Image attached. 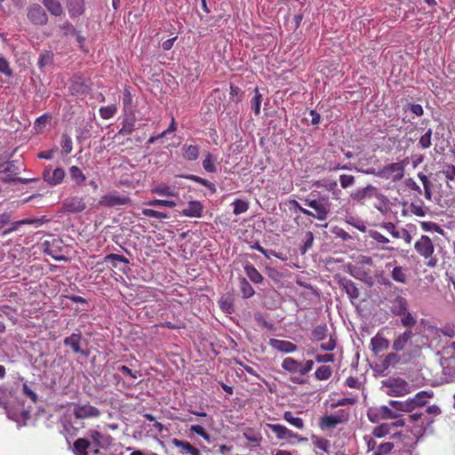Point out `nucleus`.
Here are the masks:
<instances>
[{"mask_svg": "<svg viewBox=\"0 0 455 455\" xmlns=\"http://www.w3.org/2000/svg\"><path fill=\"white\" fill-rule=\"evenodd\" d=\"M82 339L83 335L81 332H74L70 336L64 339L63 344L66 347H70L75 354L84 355V352L80 346Z\"/></svg>", "mask_w": 455, "mask_h": 455, "instance_id": "obj_20", "label": "nucleus"}, {"mask_svg": "<svg viewBox=\"0 0 455 455\" xmlns=\"http://www.w3.org/2000/svg\"><path fill=\"white\" fill-rule=\"evenodd\" d=\"M332 375V369L329 365H321L315 371V378L317 380H327Z\"/></svg>", "mask_w": 455, "mask_h": 455, "instance_id": "obj_43", "label": "nucleus"}, {"mask_svg": "<svg viewBox=\"0 0 455 455\" xmlns=\"http://www.w3.org/2000/svg\"><path fill=\"white\" fill-rule=\"evenodd\" d=\"M69 90L72 94L82 95L87 93L89 88L81 77H77L73 81L72 84L69 87Z\"/></svg>", "mask_w": 455, "mask_h": 455, "instance_id": "obj_34", "label": "nucleus"}, {"mask_svg": "<svg viewBox=\"0 0 455 455\" xmlns=\"http://www.w3.org/2000/svg\"><path fill=\"white\" fill-rule=\"evenodd\" d=\"M171 443L179 450L180 455H202L200 450L188 441L172 438Z\"/></svg>", "mask_w": 455, "mask_h": 455, "instance_id": "obj_15", "label": "nucleus"}, {"mask_svg": "<svg viewBox=\"0 0 455 455\" xmlns=\"http://www.w3.org/2000/svg\"><path fill=\"white\" fill-rule=\"evenodd\" d=\"M263 101V94L259 92V88L254 89V96L251 100V109L256 116L260 114L261 103Z\"/></svg>", "mask_w": 455, "mask_h": 455, "instance_id": "obj_40", "label": "nucleus"}, {"mask_svg": "<svg viewBox=\"0 0 455 455\" xmlns=\"http://www.w3.org/2000/svg\"><path fill=\"white\" fill-rule=\"evenodd\" d=\"M233 213L235 215H239L244 213L249 209V203L247 201L242 199H235L233 203Z\"/></svg>", "mask_w": 455, "mask_h": 455, "instance_id": "obj_48", "label": "nucleus"}, {"mask_svg": "<svg viewBox=\"0 0 455 455\" xmlns=\"http://www.w3.org/2000/svg\"><path fill=\"white\" fill-rule=\"evenodd\" d=\"M394 448V443L391 442L381 443L378 445V450L374 451L376 455H387Z\"/></svg>", "mask_w": 455, "mask_h": 455, "instance_id": "obj_58", "label": "nucleus"}, {"mask_svg": "<svg viewBox=\"0 0 455 455\" xmlns=\"http://www.w3.org/2000/svg\"><path fill=\"white\" fill-rule=\"evenodd\" d=\"M116 112L117 108L116 105L105 106L100 108V117L105 120L112 118L116 114Z\"/></svg>", "mask_w": 455, "mask_h": 455, "instance_id": "obj_55", "label": "nucleus"}, {"mask_svg": "<svg viewBox=\"0 0 455 455\" xmlns=\"http://www.w3.org/2000/svg\"><path fill=\"white\" fill-rule=\"evenodd\" d=\"M390 267H392L390 272L391 278L398 283L405 284L408 279L407 268L398 266L396 260L386 263V268Z\"/></svg>", "mask_w": 455, "mask_h": 455, "instance_id": "obj_14", "label": "nucleus"}, {"mask_svg": "<svg viewBox=\"0 0 455 455\" xmlns=\"http://www.w3.org/2000/svg\"><path fill=\"white\" fill-rule=\"evenodd\" d=\"M415 251L423 258L429 259L432 257L435 247L432 240L427 235H421L414 244Z\"/></svg>", "mask_w": 455, "mask_h": 455, "instance_id": "obj_12", "label": "nucleus"}, {"mask_svg": "<svg viewBox=\"0 0 455 455\" xmlns=\"http://www.w3.org/2000/svg\"><path fill=\"white\" fill-rule=\"evenodd\" d=\"M282 368L291 374L299 373L300 374V362L295 360L292 357H286L283 360Z\"/></svg>", "mask_w": 455, "mask_h": 455, "instance_id": "obj_29", "label": "nucleus"}, {"mask_svg": "<svg viewBox=\"0 0 455 455\" xmlns=\"http://www.w3.org/2000/svg\"><path fill=\"white\" fill-rule=\"evenodd\" d=\"M189 432L191 434H196L201 436L208 444H211L213 442L212 436L208 433V431L201 425H192L189 427Z\"/></svg>", "mask_w": 455, "mask_h": 455, "instance_id": "obj_38", "label": "nucleus"}, {"mask_svg": "<svg viewBox=\"0 0 455 455\" xmlns=\"http://www.w3.org/2000/svg\"><path fill=\"white\" fill-rule=\"evenodd\" d=\"M315 185L316 187H323V188H326V190L331 192L333 195L336 194V190H337V187H338V183L336 180H329V179L317 180L315 183Z\"/></svg>", "mask_w": 455, "mask_h": 455, "instance_id": "obj_50", "label": "nucleus"}, {"mask_svg": "<svg viewBox=\"0 0 455 455\" xmlns=\"http://www.w3.org/2000/svg\"><path fill=\"white\" fill-rule=\"evenodd\" d=\"M239 288L242 292L243 298L249 299L252 297L255 293L254 289L244 277L240 278Z\"/></svg>", "mask_w": 455, "mask_h": 455, "instance_id": "obj_44", "label": "nucleus"}, {"mask_svg": "<svg viewBox=\"0 0 455 455\" xmlns=\"http://www.w3.org/2000/svg\"><path fill=\"white\" fill-rule=\"evenodd\" d=\"M28 19L36 26H44L48 22V16L44 8L34 4L28 9Z\"/></svg>", "mask_w": 455, "mask_h": 455, "instance_id": "obj_11", "label": "nucleus"}, {"mask_svg": "<svg viewBox=\"0 0 455 455\" xmlns=\"http://www.w3.org/2000/svg\"><path fill=\"white\" fill-rule=\"evenodd\" d=\"M52 52L50 51H44L40 54L37 64L40 68L45 67L52 61Z\"/></svg>", "mask_w": 455, "mask_h": 455, "instance_id": "obj_60", "label": "nucleus"}, {"mask_svg": "<svg viewBox=\"0 0 455 455\" xmlns=\"http://www.w3.org/2000/svg\"><path fill=\"white\" fill-rule=\"evenodd\" d=\"M400 361V356L395 353H389L386 355L383 365L385 367H388L390 365H395Z\"/></svg>", "mask_w": 455, "mask_h": 455, "instance_id": "obj_64", "label": "nucleus"}, {"mask_svg": "<svg viewBox=\"0 0 455 455\" xmlns=\"http://www.w3.org/2000/svg\"><path fill=\"white\" fill-rule=\"evenodd\" d=\"M136 117L132 112L129 115H125L123 122L122 128L118 132V135L125 136L130 135L135 130Z\"/></svg>", "mask_w": 455, "mask_h": 455, "instance_id": "obj_23", "label": "nucleus"}, {"mask_svg": "<svg viewBox=\"0 0 455 455\" xmlns=\"http://www.w3.org/2000/svg\"><path fill=\"white\" fill-rule=\"evenodd\" d=\"M432 396H433L432 392L420 391V392L417 393L414 395V397L411 398V401L414 410L417 407L424 406L427 403L428 399L431 398Z\"/></svg>", "mask_w": 455, "mask_h": 455, "instance_id": "obj_31", "label": "nucleus"}, {"mask_svg": "<svg viewBox=\"0 0 455 455\" xmlns=\"http://www.w3.org/2000/svg\"><path fill=\"white\" fill-rule=\"evenodd\" d=\"M151 193L162 196H176L175 189L164 183H161L151 188Z\"/></svg>", "mask_w": 455, "mask_h": 455, "instance_id": "obj_33", "label": "nucleus"}, {"mask_svg": "<svg viewBox=\"0 0 455 455\" xmlns=\"http://www.w3.org/2000/svg\"><path fill=\"white\" fill-rule=\"evenodd\" d=\"M145 204H147L148 206H153V207H169V208H173L174 206H176V203L174 201L164 200V199L149 200V201L146 202Z\"/></svg>", "mask_w": 455, "mask_h": 455, "instance_id": "obj_53", "label": "nucleus"}, {"mask_svg": "<svg viewBox=\"0 0 455 455\" xmlns=\"http://www.w3.org/2000/svg\"><path fill=\"white\" fill-rule=\"evenodd\" d=\"M63 208L66 212L72 213H79L86 209L84 198L78 196H73L63 201Z\"/></svg>", "mask_w": 455, "mask_h": 455, "instance_id": "obj_13", "label": "nucleus"}, {"mask_svg": "<svg viewBox=\"0 0 455 455\" xmlns=\"http://www.w3.org/2000/svg\"><path fill=\"white\" fill-rule=\"evenodd\" d=\"M371 190H373V187L371 185H368L365 188H359V189L355 190V192H353L350 195V197L354 201L361 202L367 197L368 192L371 191Z\"/></svg>", "mask_w": 455, "mask_h": 455, "instance_id": "obj_49", "label": "nucleus"}, {"mask_svg": "<svg viewBox=\"0 0 455 455\" xmlns=\"http://www.w3.org/2000/svg\"><path fill=\"white\" fill-rule=\"evenodd\" d=\"M398 417V414L389 409L387 406H380L374 415H369V419L371 422H376L379 419H394Z\"/></svg>", "mask_w": 455, "mask_h": 455, "instance_id": "obj_21", "label": "nucleus"}, {"mask_svg": "<svg viewBox=\"0 0 455 455\" xmlns=\"http://www.w3.org/2000/svg\"><path fill=\"white\" fill-rule=\"evenodd\" d=\"M339 182L342 188H347L355 184V178L350 174H341L339 176Z\"/></svg>", "mask_w": 455, "mask_h": 455, "instance_id": "obj_63", "label": "nucleus"}, {"mask_svg": "<svg viewBox=\"0 0 455 455\" xmlns=\"http://www.w3.org/2000/svg\"><path fill=\"white\" fill-rule=\"evenodd\" d=\"M349 419V412L346 410H339L334 414L326 415L320 419L322 427L333 428L339 424H343Z\"/></svg>", "mask_w": 455, "mask_h": 455, "instance_id": "obj_8", "label": "nucleus"}, {"mask_svg": "<svg viewBox=\"0 0 455 455\" xmlns=\"http://www.w3.org/2000/svg\"><path fill=\"white\" fill-rule=\"evenodd\" d=\"M283 418L290 425L293 426L294 427H296L298 429L301 430L305 427L304 420L299 417L294 416V414L290 411H285L283 413Z\"/></svg>", "mask_w": 455, "mask_h": 455, "instance_id": "obj_37", "label": "nucleus"}, {"mask_svg": "<svg viewBox=\"0 0 455 455\" xmlns=\"http://www.w3.org/2000/svg\"><path fill=\"white\" fill-rule=\"evenodd\" d=\"M432 129H428L419 140V144L422 149L431 147Z\"/></svg>", "mask_w": 455, "mask_h": 455, "instance_id": "obj_57", "label": "nucleus"}, {"mask_svg": "<svg viewBox=\"0 0 455 455\" xmlns=\"http://www.w3.org/2000/svg\"><path fill=\"white\" fill-rule=\"evenodd\" d=\"M266 426L275 434L279 441L291 439L297 440L299 443L307 441L306 438L301 437L299 434L292 432L283 425L267 423Z\"/></svg>", "mask_w": 455, "mask_h": 455, "instance_id": "obj_9", "label": "nucleus"}, {"mask_svg": "<svg viewBox=\"0 0 455 455\" xmlns=\"http://www.w3.org/2000/svg\"><path fill=\"white\" fill-rule=\"evenodd\" d=\"M418 178L422 182V185L424 188L425 198L430 201L432 199V188H433L432 182L428 180L427 176L426 174H424L423 172H419Z\"/></svg>", "mask_w": 455, "mask_h": 455, "instance_id": "obj_41", "label": "nucleus"}, {"mask_svg": "<svg viewBox=\"0 0 455 455\" xmlns=\"http://www.w3.org/2000/svg\"><path fill=\"white\" fill-rule=\"evenodd\" d=\"M300 200L306 206L315 211L312 212V215H308L309 217H313L319 221H325L328 219L331 213V203L327 196H320L318 192L313 191L307 197L300 198Z\"/></svg>", "mask_w": 455, "mask_h": 455, "instance_id": "obj_3", "label": "nucleus"}, {"mask_svg": "<svg viewBox=\"0 0 455 455\" xmlns=\"http://www.w3.org/2000/svg\"><path fill=\"white\" fill-rule=\"evenodd\" d=\"M19 168L15 161H8L0 164V180L4 183L18 182L20 184H28L37 180V179L19 178Z\"/></svg>", "mask_w": 455, "mask_h": 455, "instance_id": "obj_4", "label": "nucleus"}, {"mask_svg": "<svg viewBox=\"0 0 455 455\" xmlns=\"http://www.w3.org/2000/svg\"><path fill=\"white\" fill-rule=\"evenodd\" d=\"M410 212L418 216V217H424L427 213L428 209L423 204L422 202L419 204L417 203H411L409 207Z\"/></svg>", "mask_w": 455, "mask_h": 455, "instance_id": "obj_51", "label": "nucleus"}, {"mask_svg": "<svg viewBox=\"0 0 455 455\" xmlns=\"http://www.w3.org/2000/svg\"><path fill=\"white\" fill-rule=\"evenodd\" d=\"M413 335L414 334L412 330H405L403 333L397 335L395 338L392 344V348L396 352L403 351L407 346L408 342L412 339Z\"/></svg>", "mask_w": 455, "mask_h": 455, "instance_id": "obj_19", "label": "nucleus"}, {"mask_svg": "<svg viewBox=\"0 0 455 455\" xmlns=\"http://www.w3.org/2000/svg\"><path fill=\"white\" fill-rule=\"evenodd\" d=\"M401 316V323L406 330H411L416 325V318L409 312H405Z\"/></svg>", "mask_w": 455, "mask_h": 455, "instance_id": "obj_52", "label": "nucleus"}, {"mask_svg": "<svg viewBox=\"0 0 455 455\" xmlns=\"http://www.w3.org/2000/svg\"><path fill=\"white\" fill-rule=\"evenodd\" d=\"M328 328L326 324L317 325L312 331V339L315 341L323 340L327 336Z\"/></svg>", "mask_w": 455, "mask_h": 455, "instance_id": "obj_46", "label": "nucleus"}, {"mask_svg": "<svg viewBox=\"0 0 455 455\" xmlns=\"http://www.w3.org/2000/svg\"><path fill=\"white\" fill-rule=\"evenodd\" d=\"M441 364L446 380L455 382V355L443 358Z\"/></svg>", "mask_w": 455, "mask_h": 455, "instance_id": "obj_16", "label": "nucleus"}, {"mask_svg": "<svg viewBox=\"0 0 455 455\" xmlns=\"http://www.w3.org/2000/svg\"><path fill=\"white\" fill-rule=\"evenodd\" d=\"M443 174L447 180H453L455 179V166L451 164L444 163L442 169Z\"/></svg>", "mask_w": 455, "mask_h": 455, "instance_id": "obj_61", "label": "nucleus"}, {"mask_svg": "<svg viewBox=\"0 0 455 455\" xmlns=\"http://www.w3.org/2000/svg\"><path fill=\"white\" fill-rule=\"evenodd\" d=\"M204 205L199 201L188 202L186 208L181 211V215L189 218H200L203 215Z\"/></svg>", "mask_w": 455, "mask_h": 455, "instance_id": "obj_17", "label": "nucleus"}, {"mask_svg": "<svg viewBox=\"0 0 455 455\" xmlns=\"http://www.w3.org/2000/svg\"><path fill=\"white\" fill-rule=\"evenodd\" d=\"M111 442L110 435L91 429L86 438H78L74 442L73 451L76 455H111Z\"/></svg>", "mask_w": 455, "mask_h": 455, "instance_id": "obj_1", "label": "nucleus"}, {"mask_svg": "<svg viewBox=\"0 0 455 455\" xmlns=\"http://www.w3.org/2000/svg\"><path fill=\"white\" fill-rule=\"evenodd\" d=\"M183 177L187 180H192L198 184L203 185L204 187L207 188L212 192V194H215L217 191L216 186L212 182L209 181L208 180H205V179L196 176L195 174H188Z\"/></svg>", "mask_w": 455, "mask_h": 455, "instance_id": "obj_39", "label": "nucleus"}, {"mask_svg": "<svg viewBox=\"0 0 455 455\" xmlns=\"http://www.w3.org/2000/svg\"><path fill=\"white\" fill-rule=\"evenodd\" d=\"M389 405L393 409L403 412H411L414 410L411 399L406 401L391 400L389 401Z\"/></svg>", "mask_w": 455, "mask_h": 455, "instance_id": "obj_36", "label": "nucleus"}, {"mask_svg": "<svg viewBox=\"0 0 455 455\" xmlns=\"http://www.w3.org/2000/svg\"><path fill=\"white\" fill-rule=\"evenodd\" d=\"M66 176L64 169L57 167L52 169L51 166L44 168L43 172V179L51 186H57L62 183Z\"/></svg>", "mask_w": 455, "mask_h": 455, "instance_id": "obj_10", "label": "nucleus"}, {"mask_svg": "<svg viewBox=\"0 0 455 455\" xmlns=\"http://www.w3.org/2000/svg\"><path fill=\"white\" fill-rule=\"evenodd\" d=\"M243 437L254 446H259L262 441V435L259 431L253 427H247L243 431Z\"/></svg>", "mask_w": 455, "mask_h": 455, "instance_id": "obj_25", "label": "nucleus"}, {"mask_svg": "<svg viewBox=\"0 0 455 455\" xmlns=\"http://www.w3.org/2000/svg\"><path fill=\"white\" fill-rule=\"evenodd\" d=\"M132 199L124 195L113 191L102 196L99 200V205L102 207L113 208L131 204Z\"/></svg>", "mask_w": 455, "mask_h": 455, "instance_id": "obj_7", "label": "nucleus"}, {"mask_svg": "<svg viewBox=\"0 0 455 455\" xmlns=\"http://www.w3.org/2000/svg\"><path fill=\"white\" fill-rule=\"evenodd\" d=\"M244 271L248 276V278L253 282L254 283H261L263 282L262 275L257 270V268L248 263L244 266Z\"/></svg>", "mask_w": 455, "mask_h": 455, "instance_id": "obj_35", "label": "nucleus"}, {"mask_svg": "<svg viewBox=\"0 0 455 455\" xmlns=\"http://www.w3.org/2000/svg\"><path fill=\"white\" fill-rule=\"evenodd\" d=\"M390 311L395 315H402L408 311L407 299L402 296H397L392 300Z\"/></svg>", "mask_w": 455, "mask_h": 455, "instance_id": "obj_22", "label": "nucleus"}, {"mask_svg": "<svg viewBox=\"0 0 455 455\" xmlns=\"http://www.w3.org/2000/svg\"><path fill=\"white\" fill-rule=\"evenodd\" d=\"M407 164V159L388 164L383 166L376 174L382 179L390 180L393 182H397L403 178L405 166Z\"/></svg>", "mask_w": 455, "mask_h": 455, "instance_id": "obj_5", "label": "nucleus"}, {"mask_svg": "<svg viewBox=\"0 0 455 455\" xmlns=\"http://www.w3.org/2000/svg\"><path fill=\"white\" fill-rule=\"evenodd\" d=\"M216 162H217V158L212 153L208 152L205 155V157L203 161V167L207 172H211V173L216 172H217V168H216V164H215Z\"/></svg>", "mask_w": 455, "mask_h": 455, "instance_id": "obj_42", "label": "nucleus"}, {"mask_svg": "<svg viewBox=\"0 0 455 455\" xmlns=\"http://www.w3.org/2000/svg\"><path fill=\"white\" fill-rule=\"evenodd\" d=\"M371 345L374 354L383 352L389 347V340L379 333L371 339Z\"/></svg>", "mask_w": 455, "mask_h": 455, "instance_id": "obj_24", "label": "nucleus"}, {"mask_svg": "<svg viewBox=\"0 0 455 455\" xmlns=\"http://www.w3.org/2000/svg\"><path fill=\"white\" fill-rule=\"evenodd\" d=\"M337 347V337L336 335H330L329 340L320 345V348L325 352L333 351Z\"/></svg>", "mask_w": 455, "mask_h": 455, "instance_id": "obj_59", "label": "nucleus"}, {"mask_svg": "<svg viewBox=\"0 0 455 455\" xmlns=\"http://www.w3.org/2000/svg\"><path fill=\"white\" fill-rule=\"evenodd\" d=\"M243 94H244V92L242 91L241 88H239L238 86H236L233 84H230L229 95H230V100L233 102H235V103L241 102L243 100Z\"/></svg>", "mask_w": 455, "mask_h": 455, "instance_id": "obj_54", "label": "nucleus"}, {"mask_svg": "<svg viewBox=\"0 0 455 455\" xmlns=\"http://www.w3.org/2000/svg\"><path fill=\"white\" fill-rule=\"evenodd\" d=\"M142 214L146 217L155 218V219H159V220L169 219V215L167 213L163 212H158V211H156L153 209H148V208L143 209Z\"/></svg>", "mask_w": 455, "mask_h": 455, "instance_id": "obj_56", "label": "nucleus"}, {"mask_svg": "<svg viewBox=\"0 0 455 455\" xmlns=\"http://www.w3.org/2000/svg\"><path fill=\"white\" fill-rule=\"evenodd\" d=\"M67 6L71 18L80 16L84 12V0H68Z\"/></svg>", "mask_w": 455, "mask_h": 455, "instance_id": "obj_26", "label": "nucleus"}, {"mask_svg": "<svg viewBox=\"0 0 455 455\" xmlns=\"http://www.w3.org/2000/svg\"><path fill=\"white\" fill-rule=\"evenodd\" d=\"M269 345L274 349L285 354L293 353L298 349L294 343L278 339H270Z\"/></svg>", "mask_w": 455, "mask_h": 455, "instance_id": "obj_18", "label": "nucleus"}, {"mask_svg": "<svg viewBox=\"0 0 455 455\" xmlns=\"http://www.w3.org/2000/svg\"><path fill=\"white\" fill-rule=\"evenodd\" d=\"M341 286L346 293L348 295L351 301L355 300L360 296V291L355 283L351 280H344L341 282Z\"/></svg>", "mask_w": 455, "mask_h": 455, "instance_id": "obj_28", "label": "nucleus"}, {"mask_svg": "<svg viewBox=\"0 0 455 455\" xmlns=\"http://www.w3.org/2000/svg\"><path fill=\"white\" fill-rule=\"evenodd\" d=\"M103 262H112V267H117V262H122L127 265L129 264V259L123 255L110 253L104 257Z\"/></svg>", "mask_w": 455, "mask_h": 455, "instance_id": "obj_47", "label": "nucleus"}, {"mask_svg": "<svg viewBox=\"0 0 455 455\" xmlns=\"http://www.w3.org/2000/svg\"><path fill=\"white\" fill-rule=\"evenodd\" d=\"M43 4L52 15L60 16L63 14V7L59 0H44Z\"/></svg>", "mask_w": 455, "mask_h": 455, "instance_id": "obj_32", "label": "nucleus"}, {"mask_svg": "<svg viewBox=\"0 0 455 455\" xmlns=\"http://www.w3.org/2000/svg\"><path fill=\"white\" fill-rule=\"evenodd\" d=\"M100 411L90 403H72L66 413L70 426L78 430L84 427V420L96 419L100 416Z\"/></svg>", "mask_w": 455, "mask_h": 455, "instance_id": "obj_2", "label": "nucleus"}, {"mask_svg": "<svg viewBox=\"0 0 455 455\" xmlns=\"http://www.w3.org/2000/svg\"><path fill=\"white\" fill-rule=\"evenodd\" d=\"M386 394L389 396H403L411 393L410 384L401 378H392L383 381Z\"/></svg>", "mask_w": 455, "mask_h": 455, "instance_id": "obj_6", "label": "nucleus"}, {"mask_svg": "<svg viewBox=\"0 0 455 455\" xmlns=\"http://www.w3.org/2000/svg\"><path fill=\"white\" fill-rule=\"evenodd\" d=\"M182 156L188 161H196L199 157V147L185 143L182 148Z\"/></svg>", "mask_w": 455, "mask_h": 455, "instance_id": "obj_27", "label": "nucleus"}, {"mask_svg": "<svg viewBox=\"0 0 455 455\" xmlns=\"http://www.w3.org/2000/svg\"><path fill=\"white\" fill-rule=\"evenodd\" d=\"M69 176L71 180L76 186H83L86 180V176L83 171L76 165H73L69 168Z\"/></svg>", "mask_w": 455, "mask_h": 455, "instance_id": "obj_30", "label": "nucleus"}, {"mask_svg": "<svg viewBox=\"0 0 455 455\" xmlns=\"http://www.w3.org/2000/svg\"><path fill=\"white\" fill-rule=\"evenodd\" d=\"M391 428L392 425H389L388 423H382L373 428L371 435L373 437L382 438L390 434Z\"/></svg>", "mask_w": 455, "mask_h": 455, "instance_id": "obj_45", "label": "nucleus"}, {"mask_svg": "<svg viewBox=\"0 0 455 455\" xmlns=\"http://www.w3.org/2000/svg\"><path fill=\"white\" fill-rule=\"evenodd\" d=\"M61 148H62V152L65 155L70 154L72 149H73L72 140L67 134L62 135V138H61Z\"/></svg>", "mask_w": 455, "mask_h": 455, "instance_id": "obj_62", "label": "nucleus"}]
</instances>
